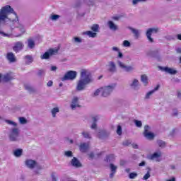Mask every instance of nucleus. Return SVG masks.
Listing matches in <instances>:
<instances>
[{"label": "nucleus", "mask_w": 181, "mask_h": 181, "mask_svg": "<svg viewBox=\"0 0 181 181\" xmlns=\"http://www.w3.org/2000/svg\"><path fill=\"white\" fill-rule=\"evenodd\" d=\"M117 65L119 67V69H122L123 71H125L126 73H132L134 70H135V67L133 66H128L125 64V63L117 60Z\"/></svg>", "instance_id": "obj_5"}, {"label": "nucleus", "mask_w": 181, "mask_h": 181, "mask_svg": "<svg viewBox=\"0 0 181 181\" xmlns=\"http://www.w3.org/2000/svg\"><path fill=\"white\" fill-rule=\"evenodd\" d=\"M155 93V90H151L148 92L145 95V100H149L151 98V95H152Z\"/></svg>", "instance_id": "obj_48"}, {"label": "nucleus", "mask_w": 181, "mask_h": 181, "mask_svg": "<svg viewBox=\"0 0 181 181\" xmlns=\"http://www.w3.org/2000/svg\"><path fill=\"white\" fill-rule=\"evenodd\" d=\"M141 81L143 83L144 86H146L148 84V76L146 75L141 76Z\"/></svg>", "instance_id": "obj_29"}, {"label": "nucleus", "mask_w": 181, "mask_h": 181, "mask_svg": "<svg viewBox=\"0 0 181 181\" xmlns=\"http://www.w3.org/2000/svg\"><path fill=\"white\" fill-rule=\"evenodd\" d=\"M88 159L90 160H93V159H96L95 154H94L93 152H90V153H88Z\"/></svg>", "instance_id": "obj_53"}, {"label": "nucleus", "mask_w": 181, "mask_h": 181, "mask_svg": "<svg viewBox=\"0 0 181 181\" xmlns=\"http://www.w3.org/2000/svg\"><path fill=\"white\" fill-rule=\"evenodd\" d=\"M109 168H110V172H111L109 177L110 179H112L114 177V176L115 175V173H117V169H118V166H117L112 163H110L109 165Z\"/></svg>", "instance_id": "obj_18"}, {"label": "nucleus", "mask_w": 181, "mask_h": 181, "mask_svg": "<svg viewBox=\"0 0 181 181\" xmlns=\"http://www.w3.org/2000/svg\"><path fill=\"white\" fill-rule=\"evenodd\" d=\"M105 160L107 162V163H111L115 160V156H114V154H110L106 156Z\"/></svg>", "instance_id": "obj_26"}, {"label": "nucleus", "mask_w": 181, "mask_h": 181, "mask_svg": "<svg viewBox=\"0 0 181 181\" xmlns=\"http://www.w3.org/2000/svg\"><path fill=\"white\" fill-rule=\"evenodd\" d=\"M56 70H57V66L51 65L50 71H56Z\"/></svg>", "instance_id": "obj_63"}, {"label": "nucleus", "mask_w": 181, "mask_h": 181, "mask_svg": "<svg viewBox=\"0 0 181 181\" xmlns=\"http://www.w3.org/2000/svg\"><path fill=\"white\" fill-rule=\"evenodd\" d=\"M138 177V173L133 172L129 174V179H136Z\"/></svg>", "instance_id": "obj_44"}, {"label": "nucleus", "mask_w": 181, "mask_h": 181, "mask_svg": "<svg viewBox=\"0 0 181 181\" xmlns=\"http://www.w3.org/2000/svg\"><path fill=\"white\" fill-rule=\"evenodd\" d=\"M5 122H6V124H8V125H13V127H18V124L12 120H5Z\"/></svg>", "instance_id": "obj_51"}, {"label": "nucleus", "mask_w": 181, "mask_h": 181, "mask_svg": "<svg viewBox=\"0 0 181 181\" xmlns=\"http://www.w3.org/2000/svg\"><path fill=\"white\" fill-rule=\"evenodd\" d=\"M93 83V79L91 78V74H90L87 71L82 70L81 72V78L77 82L76 91H83L86 90V86L87 84Z\"/></svg>", "instance_id": "obj_1"}, {"label": "nucleus", "mask_w": 181, "mask_h": 181, "mask_svg": "<svg viewBox=\"0 0 181 181\" xmlns=\"http://www.w3.org/2000/svg\"><path fill=\"white\" fill-rule=\"evenodd\" d=\"M2 80L4 83H8V81H11L13 80V76H12V73H7L2 76Z\"/></svg>", "instance_id": "obj_21"}, {"label": "nucleus", "mask_w": 181, "mask_h": 181, "mask_svg": "<svg viewBox=\"0 0 181 181\" xmlns=\"http://www.w3.org/2000/svg\"><path fill=\"white\" fill-rule=\"evenodd\" d=\"M88 5L89 6H94V5H95V0H89L88 1Z\"/></svg>", "instance_id": "obj_58"}, {"label": "nucleus", "mask_w": 181, "mask_h": 181, "mask_svg": "<svg viewBox=\"0 0 181 181\" xmlns=\"http://www.w3.org/2000/svg\"><path fill=\"white\" fill-rule=\"evenodd\" d=\"M45 73H46V71H45V69H40L37 72V76H38V77H43V76H45Z\"/></svg>", "instance_id": "obj_45"}, {"label": "nucleus", "mask_w": 181, "mask_h": 181, "mask_svg": "<svg viewBox=\"0 0 181 181\" xmlns=\"http://www.w3.org/2000/svg\"><path fill=\"white\" fill-rule=\"evenodd\" d=\"M88 144L87 143H82L81 144V145L79 146V149L81 151V152L86 153V152H87L88 151Z\"/></svg>", "instance_id": "obj_23"}, {"label": "nucleus", "mask_w": 181, "mask_h": 181, "mask_svg": "<svg viewBox=\"0 0 181 181\" xmlns=\"http://www.w3.org/2000/svg\"><path fill=\"white\" fill-rule=\"evenodd\" d=\"M107 26L110 30H112V32H117V30L119 29L118 25L115 24L112 21H108L107 22Z\"/></svg>", "instance_id": "obj_15"}, {"label": "nucleus", "mask_w": 181, "mask_h": 181, "mask_svg": "<svg viewBox=\"0 0 181 181\" xmlns=\"http://www.w3.org/2000/svg\"><path fill=\"white\" fill-rule=\"evenodd\" d=\"M157 144L158 145L159 148H161L162 149L166 148V142L163 140H157Z\"/></svg>", "instance_id": "obj_30"}, {"label": "nucleus", "mask_w": 181, "mask_h": 181, "mask_svg": "<svg viewBox=\"0 0 181 181\" xmlns=\"http://www.w3.org/2000/svg\"><path fill=\"white\" fill-rule=\"evenodd\" d=\"M81 135L83 138H85V139H89V140L93 139V136H91V133H90V132L83 131L81 132Z\"/></svg>", "instance_id": "obj_24"}, {"label": "nucleus", "mask_w": 181, "mask_h": 181, "mask_svg": "<svg viewBox=\"0 0 181 181\" xmlns=\"http://www.w3.org/2000/svg\"><path fill=\"white\" fill-rule=\"evenodd\" d=\"M28 49H35V46H36V44L35 43V40L32 38H29L28 40Z\"/></svg>", "instance_id": "obj_25"}, {"label": "nucleus", "mask_w": 181, "mask_h": 181, "mask_svg": "<svg viewBox=\"0 0 181 181\" xmlns=\"http://www.w3.org/2000/svg\"><path fill=\"white\" fill-rule=\"evenodd\" d=\"M59 18L60 15L57 14H51L49 16V19H51V21H57Z\"/></svg>", "instance_id": "obj_41"}, {"label": "nucleus", "mask_w": 181, "mask_h": 181, "mask_svg": "<svg viewBox=\"0 0 181 181\" xmlns=\"http://www.w3.org/2000/svg\"><path fill=\"white\" fill-rule=\"evenodd\" d=\"M115 89V85L107 86L102 88V97H108Z\"/></svg>", "instance_id": "obj_8"}, {"label": "nucleus", "mask_w": 181, "mask_h": 181, "mask_svg": "<svg viewBox=\"0 0 181 181\" xmlns=\"http://www.w3.org/2000/svg\"><path fill=\"white\" fill-rule=\"evenodd\" d=\"M64 156H66V158H73V152L71 151H64Z\"/></svg>", "instance_id": "obj_50"}, {"label": "nucleus", "mask_w": 181, "mask_h": 181, "mask_svg": "<svg viewBox=\"0 0 181 181\" xmlns=\"http://www.w3.org/2000/svg\"><path fill=\"white\" fill-rule=\"evenodd\" d=\"M0 35H3L4 37H9L11 36V35L9 34H6L4 32H3L2 30H0Z\"/></svg>", "instance_id": "obj_61"}, {"label": "nucleus", "mask_w": 181, "mask_h": 181, "mask_svg": "<svg viewBox=\"0 0 181 181\" xmlns=\"http://www.w3.org/2000/svg\"><path fill=\"white\" fill-rule=\"evenodd\" d=\"M134 124L137 128H141L142 127V122L141 120L134 119Z\"/></svg>", "instance_id": "obj_54"}, {"label": "nucleus", "mask_w": 181, "mask_h": 181, "mask_svg": "<svg viewBox=\"0 0 181 181\" xmlns=\"http://www.w3.org/2000/svg\"><path fill=\"white\" fill-rule=\"evenodd\" d=\"M13 18H11L8 17V18H7L6 23V25L10 26V28H11L12 29H13V28H16V26L19 25V18H18V15L16 14V13H15V11L13 12Z\"/></svg>", "instance_id": "obj_4"}, {"label": "nucleus", "mask_w": 181, "mask_h": 181, "mask_svg": "<svg viewBox=\"0 0 181 181\" xmlns=\"http://www.w3.org/2000/svg\"><path fill=\"white\" fill-rule=\"evenodd\" d=\"M25 165L27 166V168H28V169H35V168L37 166V162H36L35 160L27 159L25 161Z\"/></svg>", "instance_id": "obj_14"}, {"label": "nucleus", "mask_w": 181, "mask_h": 181, "mask_svg": "<svg viewBox=\"0 0 181 181\" xmlns=\"http://www.w3.org/2000/svg\"><path fill=\"white\" fill-rule=\"evenodd\" d=\"M10 13H13V8L11 6L6 5L1 8L0 30L2 29V26H5V25H6Z\"/></svg>", "instance_id": "obj_2"}, {"label": "nucleus", "mask_w": 181, "mask_h": 181, "mask_svg": "<svg viewBox=\"0 0 181 181\" xmlns=\"http://www.w3.org/2000/svg\"><path fill=\"white\" fill-rule=\"evenodd\" d=\"M151 170H152L151 168H148L147 173L144 175L143 177V180H148L149 177H151Z\"/></svg>", "instance_id": "obj_39"}, {"label": "nucleus", "mask_w": 181, "mask_h": 181, "mask_svg": "<svg viewBox=\"0 0 181 181\" xmlns=\"http://www.w3.org/2000/svg\"><path fill=\"white\" fill-rule=\"evenodd\" d=\"M90 29L91 30H93V32H98V30L100 29V25H98V24H94L93 25H92Z\"/></svg>", "instance_id": "obj_47"}, {"label": "nucleus", "mask_w": 181, "mask_h": 181, "mask_svg": "<svg viewBox=\"0 0 181 181\" xmlns=\"http://www.w3.org/2000/svg\"><path fill=\"white\" fill-rule=\"evenodd\" d=\"M71 166H74V168H81V163L78 159L76 157H74L73 159L71 160Z\"/></svg>", "instance_id": "obj_22"}, {"label": "nucleus", "mask_w": 181, "mask_h": 181, "mask_svg": "<svg viewBox=\"0 0 181 181\" xmlns=\"http://www.w3.org/2000/svg\"><path fill=\"white\" fill-rule=\"evenodd\" d=\"M101 91H103V88H99L98 89H96L93 93H92L91 97H98V95H100V93H101Z\"/></svg>", "instance_id": "obj_35"}, {"label": "nucleus", "mask_w": 181, "mask_h": 181, "mask_svg": "<svg viewBox=\"0 0 181 181\" xmlns=\"http://www.w3.org/2000/svg\"><path fill=\"white\" fill-rule=\"evenodd\" d=\"M83 35H86L89 37H97V33H93V31H86L83 33Z\"/></svg>", "instance_id": "obj_32"}, {"label": "nucleus", "mask_w": 181, "mask_h": 181, "mask_svg": "<svg viewBox=\"0 0 181 181\" xmlns=\"http://www.w3.org/2000/svg\"><path fill=\"white\" fill-rule=\"evenodd\" d=\"M50 56H51L50 53L48 51V52H46L44 54L41 55L40 59L42 60H45V59L46 60V59H49L50 57Z\"/></svg>", "instance_id": "obj_38"}, {"label": "nucleus", "mask_w": 181, "mask_h": 181, "mask_svg": "<svg viewBox=\"0 0 181 181\" xmlns=\"http://www.w3.org/2000/svg\"><path fill=\"white\" fill-rule=\"evenodd\" d=\"M6 59L9 62V63H16V57L13 54V52H8L6 55Z\"/></svg>", "instance_id": "obj_20"}, {"label": "nucleus", "mask_w": 181, "mask_h": 181, "mask_svg": "<svg viewBox=\"0 0 181 181\" xmlns=\"http://www.w3.org/2000/svg\"><path fill=\"white\" fill-rule=\"evenodd\" d=\"M121 18H125V14H121V15H119L117 16H113L112 17V19H113V21H119V19H121Z\"/></svg>", "instance_id": "obj_49"}, {"label": "nucleus", "mask_w": 181, "mask_h": 181, "mask_svg": "<svg viewBox=\"0 0 181 181\" xmlns=\"http://www.w3.org/2000/svg\"><path fill=\"white\" fill-rule=\"evenodd\" d=\"M145 2H148V0H132V4L134 6H135L139 4H144Z\"/></svg>", "instance_id": "obj_36"}, {"label": "nucleus", "mask_w": 181, "mask_h": 181, "mask_svg": "<svg viewBox=\"0 0 181 181\" xmlns=\"http://www.w3.org/2000/svg\"><path fill=\"white\" fill-rule=\"evenodd\" d=\"M48 52H49V54L51 56H53L54 54H57V53L59 52V49H50L49 50H48Z\"/></svg>", "instance_id": "obj_46"}, {"label": "nucleus", "mask_w": 181, "mask_h": 181, "mask_svg": "<svg viewBox=\"0 0 181 181\" xmlns=\"http://www.w3.org/2000/svg\"><path fill=\"white\" fill-rule=\"evenodd\" d=\"M25 90H28L29 93L35 92V89L33 88H32V86H30L25 85Z\"/></svg>", "instance_id": "obj_55"}, {"label": "nucleus", "mask_w": 181, "mask_h": 181, "mask_svg": "<svg viewBox=\"0 0 181 181\" xmlns=\"http://www.w3.org/2000/svg\"><path fill=\"white\" fill-rule=\"evenodd\" d=\"M18 120L20 124H21L22 125H25V124H28V120L26 119V118L23 117H19Z\"/></svg>", "instance_id": "obj_42"}, {"label": "nucleus", "mask_w": 181, "mask_h": 181, "mask_svg": "<svg viewBox=\"0 0 181 181\" xmlns=\"http://www.w3.org/2000/svg\"><path fill=\"white\" fill-rule=\"evenodd\" d=\"M91 119L93 121V123L97 124L98 122V119H100V115H95L91 116Z\"/></svg>", "instance_id": "obj_40"}, {"label": "nucleus", "mask_w": 181, "mask_h": 181, "mask_svg": "<svg viewBox=\"0 0 181 181\" xmlns=\"http://www.w3.org/2000/svg\"><path fill=\"white\" fill-rule=\"evenodd\" d=\"M16 28H18V29L21 32V34H18V35H16L15 37H21V36H22V35H23V33H25V28L22 25H17Z\"/></svg>", "instance_id": "obj_34"}, {"label": "nucleus", "mask_w": 181, "mask_h": 181, "mask_svg": "<svg viewBox=\"0 0 181 181\" xmlns=\"http://www.w3.org/2000/svg\"><path fill=\"white\" fill-rule=\"evenodd\" d=\"M57 112H60V110L59 109V107H54L52 109L51 113H52L53 118H56V114Z\"/></svg>", "instance_id": "obj_37"}, {"label": "nucleus", "mask_w": 181, "mask_h": 181, "mask_svg": "<svg viewBox=\"0 0 181 181\" xmlns=\"http://www.w3.org/2000/svg\"><path fill=\"white\" fill-rule=\"evenodd\" d=\"M70 107L73 111H74L76 108H81V105H80V99L74 96L71 102Z\"/></svg>", "instance_id": "obj_10"}, {"label": "nucleus", "mask_w": 181, "mask_h": 181, "mask_svg": "<svg viewBox=\"0 0 181 181\" xmlns=\"http://www.w3.org/2000/svg\"><path fill=\"white\" fill-rule=\"evenodd\" d=\"M129 87L134 91L139 90V81L137 78H133L129 83Z\"/></svg>", "instance_id": "obj_12"}, {"label": "nucleus", "mask_w": 181, "mask_h": 181, "mask_svg": "<svg viewBox=\"0 0 181 181\" xmlns=\"http://www.w3.org/2000/svg\"><path fill=\"white\" fill-rule=\"evenodd\" d=\"M22 153H23V150L21 148H18L13 151V155L16 158H20V156H22Z\"/></svg>", "instance_id": "obj_28"}, {"label": "nucleus", "mask_w": 181, "mask_h": 181, "mask_svg": "<svg viewBox=\"0 0 181 181\" xmlns=\"http://www.w3.org/2000/svg\"><path fill=\"white\" fill-rule=\"evenodd\" d=\"M25 64H30L33 63V57L31 55H25L24 57Z\"/></svg>", "instance_id": "obj_27"}, {"label": "nucleus", "mask_w": 181, "mask_h": 181, "mask_svg": "<svg viewBox=\"0 0 181 181\" xmlns=\"http://www.w3.org/2000/svg\"><path fill=\"white\" fill-rule=\"evenodd\" d=\"M162 156V153L156 152L151 156V159H156V158H160Z\"/></svg>", "instance_id": "obj_43"}, {"label": "nucleus", "mask_w": 181, "mask_h": 181, "mask_svg": "<svg viewBox=\"0 0 181 181\" xmlns=\"http://www.w3.org/2000/svg\"><path fill=\"white\" fill-rule=\"evenodd\" d=\"M148 54L151 57H159V50L158 49H155L153 51H151Z\"/></svg>", "instance_id": "obj_33"}, {"label": "nucleus", "mask_w": 181, "mask_h": 181, "mask_svg": "<svg viewBox=\"0 0 181 181\" xmlns=\"http://www.w3.org/2000/svg\"><path fill=\"white\" fill-rule=\"evenodd\" d=\"M177 115H179V112L177 111V110H173V116L177 117Z\"/></svg>", "instance_id": "obj_60"}, {"label": "nucleus", "mask_w": 181, "mask_h": 181, "mask_svg": "<svg viewBox=\"0 0 181 181\" xmlns=\"http://www.w3.org/2000/svg\"><path fill=\"white\" fill-rule=\"evenodd\" d=\"M52 180V181H57V176H56V173H52L51 175Z\"/></svg>", "instance_id": "obj_59"}, {"label": "nucleus", "mask_w": 181, "mask_h": 181, "mask_svg": "<svg viewBox=\"0 0 181 181\" xmlns=\"http://www.w3.org/2000/svg\"><path fill=\"white\" fill-rule=\"evenodd\" d=\"M0 35H3L4 37H9L11 36V35L9 34H6L4 32H3L2 30H0Z\"/></svg>", "instance_id": "obj_62"}, {"label": "nucleus", "mask_w": 181, "mask_h": 181, "mask_svg": "<svg viewBox=\"0 0 181 181\" xmlns=\"http://www.w3.org/2000/svg\"><path fill=\"white\" fill-rule=\"evenodd\" d=\"M77 77V71H67L64 77L61 78L62 81H66L67 80H76Z\"/></svg>", "instance_id": "obj_6"}, {"label": "nucleus", "mask_w": 181, "mask_h": 181, "mask_svg": "<svg viewBox=\"0 0 181 181\" xmlns=\"http://www.w3.org/2000/svg\"><path fill=\"white\" fill-rule=\"evenodd\" d=\"M159 32V28H148L146 33V36L150 42V43H153L155 41L153 40V38H152V34L153 33H158Z\"/></svg>", "instance_id": "obj_7"}, {"label": "nucleus", "mask_w": 181, "mask_h": 181, "mask_svg": "<svg viewBox=\"0 0 181 181\" xmlns=\"http://www.w3.org/2000/svg\"><path fill=\"white\" fill-rule=\"evenodd\" d=\"M132 144V141L131 140H125L124 141L122 142V146H129Z\"/></svg>", "instance_id": "obj_56"}, {"label": "nucleus", "mask_w": 181, "mask_h": 181, "mask_svg": "<svg viewBox=\"0 0 181 181\" xmlns=\"http://www.w3.org/2000/svg\"><path fill=\"white\" fill-rule=\"evenodd\" d=\"M127 29L131 30L132 33L134 34L135 39H139V37H141V31L139 30L134 28L131 26L127 27Z\"/></svg>", "instance_id": "obj_17"}, {"label": "nucleus", "mask_w": 181, "mask_h": 181, "mask_svg": "<svg viewBox=\"0 0 181 181\" xmlns=\"http://www.w3.org/2000/svg\"><path fill=\"white\" fill-rule=\"evenodd\" d=\"M150 129H151V127H149V125L148 124L145 125L143 134H144V136L146 138V139H148L149 141H153V139H155V134L149 132Z\"/></svg>", "instance_id": "obj_9"}, {"label": "nucleus", "mask_w": 181, "mask_h": 181, "mask_svg": "<svg viewBox=\"0 0 181 181\" xmlns=\"http://www.w3.org/2000/svg\"><path fill=\"white\" fill-rule=\"evenodd\" d=\"M159 69L160 70H161V71H165V73H168V74L175 75L177 74V71L176 70L173 68H169V66H159Z\"/></svg>", "instance_id": "obj_16"}, {"label": "nucleus", "mask_w": 181, "mask_h": 181, "mask_svg": "<svg viewBox=\"0 0 181 181\" xmlns=\"http://www.w3.org/2000/svg\"><path fill=\"white\" fill-rule=\"evenodd\" d=\"M110 134L111 133H110V132L107 131L106 129L101 130L99 132V138H100V139H107V138L110 136Z\"/></svg>", "instance_id": "obj_19"}, {"label": "nucleus", "mask_w": 181, "mask_h": 181, "mask_svg": "<svg viewBox=\"0 0 181 181\" xmlns=\"http://www.w3.org/2000/svg\"><path fill=\"white\" fill-rule=\"evenodd\" d=\"M24 47H25V45L22 41H17L14 43V45L13 46V50L16 53H19V52H21V50H23Z\"/></svg>", "instance_id": "obj_11"}, {"label": "nucleus", "mask_w": 181, "mask_h": 181, "mask_svg": "<svg viewBox=\"0 0 181 181\" xmlns=\"http://www.w3.org/2000/svg\"><path fill=\"white\" fill-rule=\"evenodd\" d=\"M116 132H117V135H119V136H120V135H122V127H121V125L117 126Z\"/></svg>", "instance_id": "obj_52"}, {"label": "nucleus", "mask_w": 181, "mask_h": 181, "mask_svg": "<svg viewBox=\"0 0 181 181\" xmlns=\"http://www.w3.org/2000/svg\"><path fill=\"white\" fill-rule=\"evenodd\" d=\"M123 46L124 47H129L131 46V42H129V41H128V40H124L123 42Z\"/></svg>", "instance_id": "obj_57"}, {"label": "nucleus", "mask_w": 181, "mask_h": 181, "mask_svg": "<svg viewBox=\"0 0 181 181\" xmlns=\"http://www.w3.org/2000/svg\"><path fill=\"white\" fill-rule=\"evenodd\" d=\"M71 42L74 43V45H78L83 42V40L78 37H74L71 40Z\"/></svg>", "instance_id": "obj_31"}, {"label": "nucleus", "mask_w": 181, "mask_h": 181, "mask_svg": "<svg viewBox=\"0 0 181 181\" xmlns=\"http://www.w3.org/2000/svg\"><path fill=\"white\" fill-rule=\"evenodd\" d=\"M20 131L18 128H13L8 135V139L11 142H19L21 136H19Z\"/></svg>", "instance_id": "obj_3"}, {"label": "nucleus", "mask_w": 181, "mask_h": 181, "mask_svg": "<svg viewBox=\"0 0 181 181\" xmlns=\"http://www.w3.org/2000/svg\"><path fill=\"white\" fill-rule=\"evenodd\" d=\"M106 67L109 73H116L117 71V64L113 61L108 62Z\"/></svg>", "instance_id": "obj_13"}, {"label": "nucleus", "mask_w": 181, "mask_h": 181, "mask_svg": "<svg viewBox=\"0 0 181 181\" xmlns=\"http://www.w3.org/2000/svg\"><path fill=\"white\" fill-rule=\"evenodd\" d=\"M90 128L91 129H97V123H92Z\"/></svg>", "instance_id": "obj_64"}]
</instances>
